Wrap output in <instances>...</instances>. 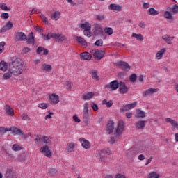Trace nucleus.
Here are the masks:
<instances>
[{
  "mask_svg": "<svg viewBox=\"0 0 178 178\" xmlns=\"http://www.w3.org/2000/svg\"><path fill=\"white\" fill-rule=\"evenodd\" d=\"M163 40H164V41H165V42L167 44H172V41H173V40L175 39V37H170L169 36V35H165L163 36H162Z\"/></svg>",
  "mask_w": 178,
  "mask_h": 178,
  "instance_id": "27",
  "label": "nucleus"
},
{
  "mask_svg": "<svg viewBox=\"0 0 178 178\" xmlns=\"http://www.w3.org/2000/svg\"><path fill=\"white\" fill-rule=\"evenodd\" d=\"M132 37H134L135 38H136V40H138V41H143L144 40V37L140 33L136 34V33H133Z\"/></svg>",
  "mask_w": 178,
  "mask_h": 178,
  "instance_id": "35",
  "label": "nucleus"
},
{
  "mask_svg": "<svg viewBox=\"0 0 178 178\" xmlns=\"http://www.w3.org/2000/svg\"><path fill=\"white\" fill-rule=\"evenodd\" d=\"M80 29H83V30H88V29H91V24L89 22H86L84 24H80Z\"/></svg>",
  "mask_w": 178,
  "mask_h": 178,
  "instance_id": "33",
  "label": "nucleus"
},
{
  "mask_svg": "<svg viewBox=\"0 0 178 178\" xmlns=\"http://www.w3.org/2000/svg\"><path fill=\"white\" fill-rule=\"evenodd\" d=\"M108 9L111 10H116L117 12H120V10H122V6L119 4L111 3L110 4Z\"/></svg>",
  "mask_w": 178,
  "mask_h": 178,
  "instance_id": "18",
  "label": "nucleus"
},
{
  "mask_svg": "<svg viewBox=\"0 0 178 178\" xmlns=\"http://www.w3.org/2000/svg\"><path fill=\"white\" fill-rule=\"evenodd\" d=\"M21 118L22 120H30V117H29V115H27L26 113L22 114Z\"/></svg>",
  "mask_w": 178,
  "mask_h": 178,
  "instance_id": "53",
  "label": "nucleus"
},
{
  "mask_svg": "<svg viewBox=\"0 0 178 178\" xmlns=\"http://www.w3.org/2000/svg\"><path fill=\"white\" fill-rule=\"evenodd\" d=\"M101 152L102 154H105L107 155H111V154H112V151H111V149L109 148L103 149H102Z\"/></svg>",
  "mask_w": 178,
  "mask_h": 178,
  "instance_id": "45",
  "label": "nucleus"
},
{
  "mask_svg": "<svg viewBox=\"0 0 178 178\" xmlns=\"http://www.w3.org/2000/svg\"><path fill=\"white\" fill-rule=\"evenodd\" d=\"M6 112L8 116H15V111L8 104L6 106Z\"/></svg>",
  "mask_w": 178,
  "mask_h": 178,
  "instance_id": "23",
  "label": "nucleus"
},
{
  "mask_svg": "<svg viewBox=\"0 0 178 178\" xmlns=\"http://www.w3.org/2000/svg\"><path fill=\"white\" fill-rule=\"evenodd\" d=\"M5 45H6L5 42H0V55L3 52V50L5 49Z\"/></svg>",
  "mask_w": 178,
  "mask_h": 178,
  "instance_id": "48",
  "label": "nucleus"
},
{
  "mask_svg": "<svg viewBox=\"0 0 178 178\" xmlns=\"http://www.w3.org/2000/svg\"><path fill=\"white\" fill-rule=\"evenodd\" d=\"M113 105V102L112 100H110L107 102V104H106V108H111Z\"/></svg>",
  "mask_w": 178,
  "mask_h": 178,
  "instance_id": "63",
  "label": "nucleus"
},
{
  "mask_svg": "<svg viewBox=\"0 0 178 178\" xmlns=\"http://www.w3.org/2000/svg\"><path fill=\"white\" fill-rule=\"evenodd\" d=\"M164 17L165 19H168L169 20H172V19H173V17H172V13H170L169 11H165V12Z\"/></svg>",
  "mask_w": 178,
  "mask_h": 178,
  "instance_id": "40",
  "label": "nucleus"
},
{
  "mask_svg": "<svg viewBox=\"0 0 178 178\" xmlns=\"http://www.w3.org/2000/svg\"><path fill=\"white\" fill-rule=\"evenodd\" d=\"M43 142L44 143V144H49L51 143V140H49V138L44 136H43Z\"/></svg>",
  "mask_w": 178,
  "mask_h": 178,
  "instance_id": "57",
  "label": "nucleus"
},
{
  "mask_svg": "<svg viewBox=\"0 0 178 178\" xmlns=\"http://www.w3.org/2000/svg\"><path fill=\"white\" fill-rule=\"evenodd\" d=\"M52 34H54V33H48L47 35L42 33V37H45L46 38V39H44V40H47L48 41V40H51V38H52L51 37V35H52Z\"/></svg>",
  "mask_w": 178,
  "mask_h": 178,
  "instance_id": "58",
  "label": "nucleus"
},
{
  "mask_svg": "<svg viewBox=\"0 0 178 178\" xmlns=\"http://www.w3.org/2000/svg\"><path fill=\"white\" fill-rule=\"evenodd\" d=\"M96 19L99 22H102V20H105V17L104 15H96Z\"/></svg>",
  "mask_w": 178,
  "mask_h": 178,
  "instance_id": "60",
  "label": "nucleus"
},
{
  "mask_svg": "<svg viewBox=\"0 0 178 178\" xmlns=\"http://www.w3.org/2000/svg\"><path fill=\"white\" fill-rule=\"evenodd\" d=\"M115 178H126V176H124L122 174H117L115 175Z\"/></svg>",
  "mask_w": 178,
  "mask_h": 178,
  "instance_id": "64",
  "label": "nucleus"
},
{
  "mask_svg": "<svg viewBox=\"0 0 178 178\" xmlns=\"http://www.w3.org/2000/svg\"><path fill=\"white\" fill-rule=\"evenodd\" d=\"M60 17V12L56 11L54 13L51 15L52 20H58Z\"/></svg>",
  "mask_w": 178,
  "mask_h": 178,
  "instance_id": "36",
  "label": "nucleus"
},
{
  "mask_svg": "<svg viewBox=\"0 0 178 178\" xmlns=\"http://www.w3.org/2000/svg\"><path fill=\"white\" fill-rule=\"evenodd\" d=\"M34 30H35V31H38V33H42V31H44V30H42L40 26H34Z\"/></svg>",
  "mask_w": 178,
  "mask_h": 178,
  "instance_id": "62",
  "label": "nucleus"
},
{
  "mask_svg": "<svg viewBox=\"0 0 178 178\" xmlns=\"http://www.w3.org/2000/svg\"><path fill=\"white\" fill-rule=\"evenodd\" d=\"M92 97H94V92H88L82 95L83 99H84V101L91 99Z\"/></svg>",
  "mask_w": 178,
  "mask_h": 178,
  "instance_id": "24",
  "label": "nucleus"
},
{
  "mask_svg": "<svg viewBox=\"0 0 178 178\" xmlns=\"http://www.w3.org/2000/svg\"><path fill=\"white\" fill-rule=\"evenodd\" d=\"M148 178H159V174H156L155 172L149 173L147 176Z\"/></svg>",
  "mask_w": 178,
  "mask_h": 178,
  "instance_id": "44",
  "label": "nucleus"
},
{
  "mask_svg": "<svg viewBox=\"0 0 178 178\" xmlns=\"http://www.w3.org/2000/svg\"><path fill=\"white\" fill-rule=\"evenodd\" d=\"M145 123H147V121H138L136 123V129H139V130H141V129H144L145 127Z\"/></svg>",
  "mask_w": 178,
  "mask_h": 178,
  "instance_id": "25",
  "label": "nucleus"
},
{
  "mask_svg": "<svg viewBox=\"0 0 178 178\" xmlns=\"http://www.w3.org/2000/svg\"><path fill=\"white\" fill-rule=\"evenodd\" d=\"M171 10H172V13H174V15H175L176 13H178V6H177V4H175L172 7Z\"/></svg>",
  "mask_w": 178,
  "mask_h": 178,
  "instance_id": "49",
  "label": "nucleus"
},
{
  "mask_svg": "<svg viewBox=\"0 0 178 178\" xmlns=\"http://www.w3.org/2000/svg\"><path fill=\"white\" fill-rule=\"evenodd\" d=\"M42 69L45 72H51V70H52V65L49 64H43L42 65Z\"/></svg>",
  "mask_w": 178,
  "mask_h": 178,
  "instance_id": "34",
  "label": "nucleus"
},
{
  "mask_svg": "<svg viewBox=\"0 0 178 178\" xmlns=\"http://www.w3.org/2000/svg\"><path fill=\"white\" fill-rule=\"evenodd\" d=\"M137 116L138 118H145V112L143 111L142 110H138Z\"/></svg>",
  "mask_w": 178,
  "mask_h": 178,
  "instance_id": "43",
  "label": "nucleus"
},
{
  "mask_svg": "<svg viewBox=\"0 0 178 178\" xmlns=\"http://www.w3.org/2000/svg\"><path fill=\"white\" fill-rule=\"evenodd\" d=\"M7 131H12V129H9L8 128H5L3 127H0V136H3L5 133Z\"/></svg>",
  "mask_w": 178,
  "mask_h": 178,
  "instance_id": "37",
  "label": "nucleus"
},
{
  "mask_svg": "<svg viewBox=\"0 0 178 178\" xmlns=\"http://www.w3.org/2000/svg\"><path fill=\"white\" fill-rule=\"evenodd\" d=\"M104 33L108 35H112L113 34V29L112 28H105Z\"/></svg>",
  "mask_w": 178,
  "mask_h": 178,
  "instance_id": "38",
  "label": "nucleus"
},
{
  "mask_svg": "<svg viewBox=\"0 0 178 178\" xmlns=\"http://www.w3.org/2000/svg\"><path fill=\"white\" fill-rule=\"evenodd\" d=\"M158 91H159V89L151 88L149 89H147V90H145L143 92V96L147 97V95H152V94H154V92H158Z\"/></svg>",
  "mask_w": 178,
  "mask_h": 178,
  "instance_id": "15",
  "label": "nucleus"
},
{
  "mask_svg": "<svg viewBox=\"0 0 178 178\" xmlns=\"http://www.w3.org/2000/svg\"><path fill=\"white\" fill-rule=\"evenodd\" d=\"M137 80V74H132L129 76V81L131 83H136V81Z\"/></svg>",
  "mask_w": 178,
  "mask_h": 178,
  "instance_id": "41",
  "label": "nucleus"
},
{
  "mask_svg": "<svg viewBox=\"0 0 178 178\" xmlns=\"http://www.w3.org/2000/svg\"><path fill=\"white\" fill-rule=\"evenodd\" d=\"M120 83L118 82V80H114L111 82L109 84L106 86V88H111L112 91H115V90H118L119 88Z\"/></svg>",
  "mask_w": 178,
  "mask_h": 178,
  "instance_id": "8",
  "label": "nucleus"
},
{
  "mask_svg": "<svg viewBox=\"0 0 178 178\" xmlns=\"http://www.w3.org/2000/svg\"><path fill=\"white\" fill-rule=\"evenodd\" d=\"M13 28V24L10 21H8L6 24V25L3 28L1 29L0 33H5V32L8 31V30H10Z\"/></svg>",
  "mask_w": 178,
  "mask_h": 178,
  "instance_id": "16",
  "label": "nucleus"
},
{
  "mask_svg": "<svg viewBox=\"0 0 178 178\" xmlns=\"http://www.w3.org/2000/svg\"><path fill=\"white\" fill-rule=\"evenodd\" d=\"M171 125L172 127L175 128V129H177L178 127V123L176 120H172V122H171Z\"/></svg>",
  "mask_w": 178,
  "mask_h": 178,
  "instance_id": "59",
  "label": "nucleus"
},
{
  "mask_svg": "<svg viewBox=\"0 0 178 178\" xmlns=\"http://www.w3.org/2000/svg\"><path fill=\"white\" fill-rule=\"evenodd\" d=\"M165 52H166V49L165 48H163L161 50L159 51L156 54V58L157 59H162V57L163 56V54H165Z\"/></svg>",
  "mask_w": 178,
  "mask_h": 178,
  "instance_id": "29",
  "label": "nucleus"
},
{
  "mask_svg": "<svg viewBox=\"0 0 178 178\" xmlns=\"http://www.w3.org/2000/svg\"><path fill=\"white\" fill-rule=\"evenodd\" d=\"M41 52H43V55H48V54H49V51H48L47 49H45L40 46V47H38V49L36 50V54H37V55H40L41 54Z\"/></svg>",
  "mask_w": 178,
  "mask_h": 178,
  "instance_id": "20",
  "label": "nucleus"
},
{
  "mask_svg": "<svg viewBox=\"0 0 178 178\" xmlns=\"http://www.w3.org/2000/svg\"><path fill=\"white\" fill-rule=\"evenodd\" d=\"M76 147V144L74 143L71 142L67 143L65 151L67 152H73V149H74V147Z\"/></svg>",
  "mask_w": 178,
  "mask_h": 178,
  "instance_id": "22",
  "label": "nucleus"
},
{
  "mask_svg": "<svg viewBox=\"0 0 178 178\" xmlns=\"http://www.w3.org/2000/svg\"><path fill=\"white\" fill-rule=\"evenodd\" d=\"M40 152L42 154H44V156H46L47 158H51L52 156V153L51 152V150H49V148L48 146H44L40 148Z\"/></svg>",
  "mask_w": 178,
  "mask_h": 178,
  "instance_id": "14",
  "label": "nucleus"
},
{
  "mask_svg": "<svg viewBox=\"0 0 178 178\" xmlns=\"http://www.w3.org/2000/svg\"><path fill=\"white\" fill-rule=\"evenodd\" d=\"M119 92L120 94H127L129 91V88L126 86V83L124 82H120Z\"/></svg>",
  "mask_w": 178,
  "mask_h": 178,
  "instance_id": "11",
  "label": "nucleus"
},
{
  "mask_svg": "<svg viewBox=\"0 0 178 178\" xmlns=\"http://www.w3.org/2000/svg\"><path fill=\"white\" fill-rule=\"evenodd\" d=\"M0 70L2 72H6V70H8V63L1 61L0 63Z\"/></svg>",
  "mask_w": 178,
  "mask_h": 178,
  "instance_id": "32",
  "label": "nucleus"
},
{
  "mask_svg": "<svg viewBox=\"0 0 178 178\" xmlns=\"http://www.w3.org/2000/svg\"><path fill=\"white\" fill-rule=\"evenodd\" d=\"M105 55V50L104 49H100L97 50L94 53L93 56L97 60H101L102 58H104V56Z\"/></svg>",
  "mask_w": 178,
  "mask_h": 178,
  "instance_id": "10",
  "label": "nucleus"
},
{
  "mask_svg": "<svg viewBox=\"0 0 178 178\" xmlns=\"http://www.w3.org/2000/svg\"><path fill=\"white\" fill-rule=\"evenodd\" d=\"M79 141L82 147L85 148V149H90V148H91V143H90V141H88L87 139L81 138L79 139Z\"/></svg>",
  "mask_w": 178,
  "mask_h": 178,
  "instance_id": "12",
  "label": "nucleus"
},
{
  "mask_svg": "<svg viewBox=\"0 0 178 178\" xmlns=\"http://www.w3.org/2000/svg\"><path fill=\"white\" fill-rule=\"evenodd\" d=\"M90 106H91L92 109H93V111H98V105H97V104L92 102L90 104Z\"/></svg>",
  "mask_w": 178,
  "mask_h": 178,
  "instance_id": "55",
  "label": "nucleus"
},
{
  "mask_svg": "<svg viewBox=\"0 0 178 178\" xmlns=\"http://www.w3.org/2000/svg\"><path fill=\"white\" fill-rule=\"evenodd\" d=\"M27 40V43L29 45H34V33L31 32L29 35V38Z\"/></svg>",
  "mask_w": 178,
  "mask_h": 178,
  "instance_id": "26",
  "label": "nucleus"
},
{
  "mask_svg": "<svg viewBox=\"0 0 178 178\" xmlns=\"http://www.w3.org/2000/svg\"><path fill=\"white\" fill-rule=\"evenodd\" d=\"M12 134L15 135V136H24L23 131L19 128H13Z\"/></svg>",
  "mask_w": 178,
  "mask_h": 178,
  "instance_id": "28",
  "label": "nucleus"
},
{
  "mask_svg": "<svg viewBox=\"0 0 178 178\" xmlns=\"http://www.w3.org/2000/svg\"><path fill=\"white\" fill-rule=\"evenodd\" d=\"M95 35H101V34H104V31L101 26H96L94 31Z\"/></svg>",
  "mask_w": 178,
  "mask_h": 178,
  "instance_id": "30",
  "label": "nucleus"
},
{
  "mask_svg": "<svg viewBox=\"0 0 178 178\" xmlns=\"http://www.w3.org/2000/svg\"><path fill=\"white\" fill-rule=\"evenodd\" d=\"M83 123L87 126L90 123V116L88 115V103L83 105Z\"/></svg>",
  "mask_w": 178,
  "mask_h": 178,
  "instance_id": "3",
  "label": "nucleus"
},
{
  "mask_svg": "<svg viewBox=\"0 0 178 178\" xmlns=\"http://www.w3.org/2000/svg\"><path fill=\"white\" fill-rule=\"evenodd\" d=\"M0 8H1V9H2V10H10L9 8H8L6 4H1L0 6Z\"/></svg>",
  "mask_w": 178,
  "mask_h": 178,
  "instance_id": "61",
  "label": "nucleus"
},
{
  "mask_svg": "<svg viewBox=\"0 0 178 178\" xmlns=\"http://www.w3.org/2000/svg\"><path fill=\"white\" fill-rule=\"evenodd\" d=\"M15 41H27V35L23 32H17L15 33Z\"/></svg>",
  "mask_w": 178,
  "mask_h": 178,
  "instance_id": "7",
  "label": "nucleus"
},
{
  "mask_svg": "<svg viewBox=\"0 0 178 178\" xmlns=\"http://www.w3.org/2000/svg\"><path fill=\"white\" fill-rule=\"evenodd\" d=\"M49 102L51 105H56L59 102V96L55 93L49 95Z\"/></svg>",
  "mask_w": 178,
  "mask_h": 178,
  "instance_id": "9",
  "label": "nucleus"
},
{
  "mask_svg": "<svg viewBox=\"0 0 178 178\" xmlns=\"http://www.w3.org/2000/svg\"><path fill=\"white\" fill-rule=\"evenodd\" d=\"M147 13L148 15H149V16H156V15H159V12H158L154 8H149L147 10Z\"/></svg>",
  "mask_w": 178,
  "mask_h": 178,
  "instance_id": "31",
  "label": "nucleus"
},
{
  "mask_svg": "<svg viewBox=\"0 0 178 178\" xmlns=\"http://www.w3.org/2000/svg\"><path fill=\"white\" fill-rule=\"evenodd\" d=\"M137 106V102H134V103L131 104H128L123 105L120 108V111L121 112H127V111H130V109H133Z\"/></svg>",
  "mask_w": 178,
  "mask_h": 178,
  "instance_id": "5",
  "label": "nucleus"
},
{
  "mask_svg": "<svg viewBox=\"0 0 178 178\" xmlns=\"http://www.w3.org/2000/svg\"><path fill=\"white\" fill-rule=\"evenodd\" d=\"M13 151H21L22 147L17 144H14L12 147Z\"/></svg>",
  "mask_w": 178,
  "mask_h": 178,
  "instance_id": "50",
  "label": "nucleus"
},
{
  "mask_svg": "<svg viewBox=\"0 0 178 178\" xmlns=\"http://www.w3.org/2000/svg\"><path fill=\"white\" fill-rule=\"evenodd\" d=\"M1 19H9V13H3L1 15Z\"/></svg>",
  "mask_w": 178,
  "mask_h": 178,
  "instance_id": "54",
  "label": "nucleus"
},
{
  "mask_svg": "<svg viewBox=\"0 0 178 178\" xmlns=\"http://www.w3.org/2000/svg\"><path fill=\"white\" fill-rule=\"evenodd\" d=\"M49 176H55V175L58 173V170H56V168H49Z\"/></svg>",
  "mask_w": 178,
  "mask_h": 178,
  "instance_id": "39",
  "label": "nucleus"
},
{
  "mask_svg": "<svg viewBox=\"0 0 178 178\" xmlns=\"http://www.w3.org/2000/svg\"><path fill=\"white\" fill-rule=\"evenodd\" d=\"M48 106V104L46 103H41L38 104V108H40L41 109H47Z\"/></svg>",
  "mask_w": 178,
  "mask_h": 178,
  "instance_id": "52",
  "label": "nucleus"
},
{
  "mask_svg": "<svg viewBox=\"0 0 178 178\" xmlns=\"http://www.w3.org/2000/svg\"><path fill=\"white\" fill-rule=\"evenodd\" d=\"M92 77L94 80H99V76H98V72L97 70H93L92 72Z\"/></svg>",
  "mask_w": 178,
  "mask_h": 178,
  "instance_id": "42",
  "label": "nucleus"
},
{
  "mask_svg": "<svg viewBox=\"0 0 178 178\" xmlns=\"http://www.w3.org/2000/svg\"><path fill=\"white\" fill-rule=\"evenodd\" d=\"M118 65V66H120L121 69L124 72H129L131 69L130 65L124 61H119Z\"/></svg>",
  "mask_w": 178,
  "mask_h": 178,
  "instance_id": "13",
  "label": "nucleus"
},
{
  "mask_svg": "<svg viewBox=\"0 0 178 178\" xmlns=\"http://www.w3.org/2000/svg\"><path fill=\"white\" fill-rule=\"evenodd\" d=\"M51 38L56 41V42H63V41H66L67 40V37L66 35L60 34V33H53L51 35Z\"/></svg>",
  "mask_w": 178,
  "mask_h": 178,
  "instance_id": "2",
  "label": "nucleus"
},
{
  "mask_svg": "<svg viewBox=\"0 0 178 178\" xmlns=\"http://www.w3.org/2000/svg\"><path fill=\"white\" fill-rule=\"evenodd\" d=\"M83 34L84 35H86V37H91V29H88L86 30L83 31Z\"/></svg>",
  "mask_w": 178,
  "mask_h": 178,
  "instance_id": "47",
  "label": "nucleus"
},
{
  "mask_svg": "<svg viewBox=\"0 0 178 178\" xmlns=\"http://www.w3.org/2000/svg\"><path fill=\"white\" fill-rule=\"evenodd\" d=\"M81 59L83 60H91V54L87 51L83 52L80 54Z\"/></svg>",
  "mask_w": 178,
  "mask_h": 178,
  "instance_id": "19",
  "label": "nucleus"
},
{
  "mask_svg": "<svg viewBox=\"0 0 178 178\" xmlns=\"http://www.w3.org/2000/svg\"><path fill=\"white\" fill-rule=\"evenodd\" d=\"M114 124L115 123L113 122V121H108L106 125V130L107 131H108V134H112V133H113V129H115Z\"/></svg>",
  "mask_w": 178,
  "mask_h": 178,
  "instance_id": "17",
  "label": "nucleus"
},
{
  "mask_svg": "<svg viewBox=\"0 0 178 178\" xmlns=\"http://www.w3.org/2000/svg\"><path fill=\"white\" fill-rule=\"evenodd\" d=\"M124 129V122L123 121H120L115 129L114 136L115 137H120V134L123 133Z\"/></svg>",
  "mask_w": 178,
  "mask_h": 178,
  "instance_id": "4",
  "label": "nucleus"
},
{
  "mask_svg": "<svg viewBox=\"0 0 178 178\" xmlns=\"http://www.w3.org/2000/svg\"><path fill=\"white\" fill-rule=\"evenodd\" d=\"M103 44H104V41H102V40L100 39V40H97L95 42V45H96V47H102Z\"/></svg>",
  "mask_w": 178,
  "mask_h": 178,
  "instance_id": "51",
  "label": "nucleus"
},
{
  "mask_svg": "<svg viewBox=\"0 0 178 178\" xmlns=\"http://www.w3.org/2000/svg\"><path fill=\"white\" fill-rule=\"evenodd\" d=\"M40 17L43 21V23H44L45 24H48V19L47 18V17H45V15L42 14L40 15Z\"/></svg>",
  "mask_w": 178,
  "mask_h": 178,
  "instance_id": "56",
  "label": "nucleus"
},
{
  "mask_svg": "<svg viewBox=\"0 0 178 178\" xmlns=\"http://www.w3.org/2000/svg\"><path fill=\"white\" fill-rule=\"evenodd\" d=\"M76 40L79 42V44H81L83 47H88V44L87 43V41H86V39L82 38L81 36H76Z\"/></svg>",
  "mask_w": 178,
  "mask_h": 178,
  "instance_id": "21",
  "label": "nucleus"
},
{
  "mask_svg": "<svg viewBox=\"0 0 178 178\" xmlns=\"http://www.w3.org/2000/svg\"><path fill=\"white\" fill-rule=\"evenodd\" d=\"M5 178H17V174L12 168H8L5 173Z\"/></svg>",
  "mask_w": 178,
  "mask_h": 178,
  "instance_id": "6",
  "label": "nucleus"
},
{
  "mask_svg": "<svg viewBox=\"0 0 178 178\" xmlns=\"http://www.w3.org/2000/svg\"><path fill=\"white\" fill-rule=\"evenodd\" d=\"M10 77H12V73H5L3 76V80H9Z\"/></svg>",
  "mask_w": 178,
  "mask_h": 178,
  "instance_id": "46",
  "label": "nucleus"
},
{
  "mask_svg": "<svg viewBox=\"0 0 178 178\" xmlns=\"http://www.w3.org/2000/svg\"><path fill=\"white\" fill-rule=\"evenodd\" d=\"M9 72L14 76H19L23 73V62L17 57H13L9 63Z\"/></svg>",
  "mask_w": 178,
  "mask_h": 178,
  "instance_id": "1",
  "label": "nucleus"
}]
</instances>
